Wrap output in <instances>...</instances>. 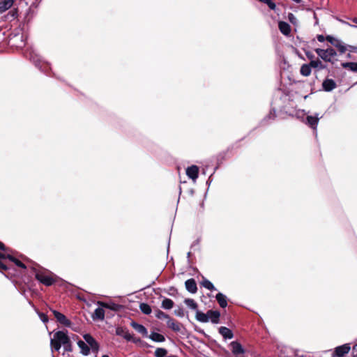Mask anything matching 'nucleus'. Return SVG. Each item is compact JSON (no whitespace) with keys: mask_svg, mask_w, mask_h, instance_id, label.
Masks as SVG:
<instances>
[{"mask_svg":"<svg viewBox=\"0 0 357 357\" xmlns=\"http://www.w3.org/2000/svg\"><path fill=\"white\" fill-rule=\"evenodd\" d=\"M36 279L43 284L49 287L52 285L56 281V276L52 273H45L40 269H33Z\"/></svg>","mask_w":357,"mask_h":357,"instance_id":"nucleus-1","label":"nucleus"},{"mask_svg":"<svg viewBox=\"0 0 357 357\" xmlns=\"http://www.w3.org/2000/svg\"><path fill=\"white\" fill-rule=\"evenodd\" d=\"M218 332L225 340H230L234 337L232 331L226 326H220L218 328Z\"/></svg>","mask_w":357,"mask_h":357,"instance_id":"nucleus-12","label":"nucleus"},{"mask_svg":"<svg viewBox=\"0 0 357 357\" xmlns=\"http://www.w3.org/2000/svg\"><path fill=\"white\" fill-rule=\"evenodd\" d=\"M341 65L344 68L349 69L351 71L353 72H357V63L345 62L342 63Z\"/></svg>","mask_w":357,"mask_h":357,"instance_id":"nucleus-27","label":"nucleus"},{"mask_svg":"<svg viewBox=\"0 0 357 357\" xmlns=\"http://www.w3.org/2000/svg\"><path fill=\"white\" fill-rule=\"evenodd\" d=\"M98 305L102 307L111 310L114 312H119L123 309V305L113 302L105 303L102 301H98Z\"/></svg>","mask_w":357,"mask_h":357,"instance_id":"nucleus-8","label":"nucleus"},{"mask_svg":"<svg viewBox=\"0 0 357 357\" xmlns=\"http://www.w3.org/2000/svg\"><path fill=\"white\" fill-rule=\"evenodd\" d=\"M216 301H218L219 305L222 308H225L227 306V297L222 293H218L215 296Z\"/></svg>","mask_w":357,"mask_h":357,"instance_id":"nucleus-21","label":"nucleus"},{"mask_svg":"<svg viewBox=\"0 0 357 357\" xmlns=\"http://www.w3.org/2000/svg\"><path fill=\"white\" fill-rule=\"evenodd\" d=\"M167 325L169 328H171L172 331H174L175 332H179L181 331L180 324L178 322L176 321L174 319H173L170 317L167 319Z\"/></svg>","mask_w":357,"mask_h":357,"instance_id":"nucleus-18","label":"nucleus"},{"mask_svg":"<svg viewBox=\"0 0 357 357\" xmlns=\"http://www.w3.org/2000/svg\"><path fill=\"white\" fill-rule=\"evenodd\" d=\"M186 289L191 294H195L197 291V284L194 279H188L185 282Z\"/></svg>","mask_w":357,"mask_h":357,"instance_id":"nucleus-14","label":"nucleus"},{"mask_svg":"<svg viewBox=\"0 0 357 357\" xmlns=\"http://www.w3.org/2000/svg\"><path fill=\"white\" fill-rule=\"evenodd\" d=\"M22 269H0V273L3 275L5 277L9 278L12 280L13 282H16V279L15 278L16 276H18L21 274Z\"/></svg>","mask_w":357,"mask_h":357,"instance_id":"nucleus-5","label":"nucleus"},{"mask_svg":"<svg viewBox=\"0 0 357 357\" xmlns=\"http://www.w3.org/2000/svg\"><path fill=\"white\" fill-rule=\"evenodd\" d=\"M174 313L178 317H183L185 316L183 308L181 306H178L177 308L174 310Z\"/></svg>","mask_w":357,"mask_h":357,"instance_id":"nucleus-35","label":"nucleus"},{"mask_svg":"<svg viewBox=\"0 0 357 357\" xmlns=\"http://www.w3.org/2000/svg\"><path fill=\"white\" fill-rule=\"evenodd\" d=\"M307 121L311 127L315 128L318 123L319 118L316 116H308L307 117Z\"/></svg>","mask_w":357,"mask_h":357,"instance_id":"nucleus-29","label":"nucleus"},{"mask_svg":"<svg viewBox=\"0 0 357 357\" xmlns=\"http://www.w3.org/2000/svg\"><path fill=\"white\" fill-rule=\"evenodd\" d=\"M123 337L127 341H131L132 339V335L128 332V330L126 331V332H125V334L124 335H123Z\"/></svg>","mask_w":357,"mask_h":357,"instance_id":"nucleus-40","label":"nucleus"},{"mask_svg":"<svg viewBox=\"0 0 357 357\" xmlns=\"http://www.w3.org/2000/svg\"><path fill=\"white\" fill-rule=\"evenodd\" d=\"M0 268H7L6 265L4 264H0Z\"/></svg>","mask_w":357,"mask_h":357,"instance_id":"nucleus-51","label":"nucleus"},{"mask_svg":"<svg viewBox=\"0 0 357 357\" xmlns=\"http://www.w3.org/2000/svg\"><path fill=\"white\" fill-rule=\"evenodd\" d=\"M50 344H51V347H52V351H53V350L59 351L60 350V349H61V345H62L61 343L58 342L54 338L51 339Z\"/></svg>","mask_w":357,"mask_h":357,"instance_id":"nucleus-34","label":"nucleus"},{"mask_svg":"<svg viewBox=\"0 0 357 357\" xmlns=\"http://www.w3.org/2000/svg\"><path fill=\"white\" fill-rule=\"evenodd\" d=\"M293 1L296 2V3H300L301 1V0H293Z\"/></svg>","mask_w":357,"mask_h":357,"instance_id":"nucleus-53","label":"nucleus"},{"mask_svg":"<svg viewBox=\"0 0 357 357\" xmlns=\"http://www.w3.org/2000/svg\"><path fill=\"white\" fill-rule=\"evenodd\" d=\"M315 52L324 61L331 63H334V58L337 56L336 51L332 47L326 50L317 48Z\"/></svg>","mask_w":357,"mask_h":357,"instance_id":"nucleus-2","label":"nucleus"},{"mask_svg":"<svg viewBox=\"0 0 357 357\" xmlns=\"http://www.w3.org/2000/svg\"><path fill=\"white\" fill-rule=\"evenodd\" d=\"M139 308L144 314H149L151 313V306L147 303H142L139 305Z\"/></svg>","mask_w":357,"mask_h":357,"instance_id":"nucleus-30","label":"nucleus"},{"mask_svg":"<svg viewBox=\"0 0 357 357\" xmlns=\"http://www.w3.org/2000/svg\"><path fill=\"white\" fill-rule=\"evenodd\" d=\"M266 4L271 10H275V4L271 0H268Z\"/></svg>","mask_w":357,"mask_h":357,"instance_id":"nucleus-42","label":"nucleus"},{"mask_svg":"<svg viewBox=\"0 0 357 357\" xmlns=\"http://www.w3.org/2000/svg\"><path fill=\"white\" fill-rule=\"evenodd\" d=\"M279 29L280 31L284 34V35H289L291 31L290 26L288 23L285 22H280L279 24Z\"/></svg>","mask_w":357,"mask_h":357,"instance_id":"nucleus-24","label":"nucleus"},{"mask_svg":"<svg viewBox=\"0 0 357 357\" xmlns=\"http://www.w3.org/2000/svg\"><path fill=\"white\" fill-rule=\"evenodd\" d=\"M195 318L199 322L207 323L208 322V312H206V313H204L197 310Z\"/></svg>","mask_w":357,"mask_h":357,"instance_id":"nucleus-22","label":"nucleus"},{"mask_svg":"<svg viewBox=\"0 0 357 357\" xmlns=\"http://www.w3.org/2000/svg\"><path fill=\"white\" fill-rule=\"evenodd\" d=\"M174 301L168 298H165L161 303V307L165 310H170L174 307Z\"/></svg>","mask_w":357,"mask_h":357,"instance_id":"nucleus-25","label":"nucleus"},{"mask_svg":"<svg viewBox=\"0 0 357 357\" xmlns=\"http://www.w3.org/2000/svg\"><path fill=\"white\" fill-rule=\"evenodd\" d=\"M348 48L349 49L347 50V51H349V52H357V46L348 45Z\"/></svg>","mask_w":357,"mask_h":357,"instance_id":"nucleus-41","label":"nucleus"},{"mask_svg":"<svg viewBox=\"0 0 357 357\" xmlns=\"http://www.w3.org/2000/svg\"><path fill=\"white\" fill-rule=\"evenodd\" d=\"M131 342H134V343H142L143 342L141 340L140 338L137 337V338H133L132 339Z\"/></svg>","mask_w":357,"mask_h":357,"instance_id":"nucleus-45","label":"nucleus"},{"mask_svg":"<svg viewBox=\"0 0 357 357\" xmlns=\"http://www.w3.org/2000/svg\"><path fill=\"white\" fill-rule=\"evenodd\" d=\"M311 68H324V67L322 65V63L319 60H312L310 63Z\"/></svg>","mask_w":357,"mask_h":357,"instance_id":"nucleus-36","label":"nucleus"},{"mask_svg":"<svg viewBox=\"0 0 357 357\" xmlns=\"http://www.w3.org/2000/svg\"><path fill=\"white\" fill-rule=\"evenodd\" d=\"M347 58H348V59H351V55L350 53L347 54Z\"/></svg>","mask_w":357,"mask_h":357,"instance_id":"nucleus-52","label":"nucleus"},{"mask_svg":"<svg viewBox=\"0 0 357 357\" xmlns=\"http://www.w3.org/2000/svg\"><path fill=\"white\" fill-rule=\"evenodd\" d=\"M197 331H198L199 333H201V334H203V335H204V334H205V333H204V331L203 330H201V329H200V330H198Z\"/></svg>","mask_w":357,"mask_h":357,"instance_id":"nucleus-49","label":"nucleus"},{"mask_svg":"<svg viewBox=\"0 0 357 357\" xmlns=\"http://www.w3.org/2000/svg\"><path fill=\"white\" fill-rule=\"evenodd\" d=\"M84 342L89 345L91 351L96 354H98L100 348L98 342L96 339L89 333L83 335Z\"/></svg>","mask_w":357,"mask_h":357,"instance_id":"nucleus-4","label":"nucleus"},{"mask_svg":"<svg viewBox=\"0 0 357 357\" xmlns=\"http://www.w3.org/2000/svg\"><path fill=\"white\" fill-rule=\"evenodd\" d=\"M54 339L65 347L70 345V341L68 336L65 332L62 331H59L55 333Z\"/></svg>","mask_w":357,"mask_h":357,"instance_id":"nucleus-6","label":"nucleus"},{"mask_svg":"<svg viewBox=\"0 0 357 357\" xmlns=\"http://www.w3.org/2000/svg\"><path fill=\"white\" fill-rule=\"evenodd\" d=\"M28 302H29V304L31 306H32L33 307H34V308H35V306H34V305L33 304L32 301H28Z\"/></svg>","mask_w":357,"mask_h":357,"instance_id":"nucleus-48","label":"nucleus"},{"mask_svg":"<svg viewBox=\"0 0 357 357\" xmlns=\"http://www.w3.org/2000/svg\"><path fill=\"white\" fill-rule=\"evenodd\" d=\"M38 314V317H40V320L43 322V323H47L49 319H48V317L43 313V312H37Z\"/></svg>","mask_w":357,"mask_h":357,"instance_id":"nucleus-37","label":"nucleus"},{"mask_svg":"<svg viewBox=\"0 0 357 357\" xmlns=\"http://www.w3.org/2000/svg\"><path fill=\"white\" fill-rule=\"evenodd\" d=\"M126 329L122 328V327H117L116 328V334L117 335H119V336H122L124 335L125 334V332H126Z\"/></svg>","mask_w":357,"mask_h":357,"instance_id":"nucleus-38","label":"nucleus"},{"mask_svg":"<svg viewBox=\"0 0 357 357\" xmlns=\"http://www.w3.org/2000/svg\"><path fill=\"white\" fill-rule=\"evenodd\" d=\"M149 337L152 341L155 342H162L165 340V338L163 335L156 332H151V333L149 335Z\"/></svg>","mask_w":357,"mask_h":357,"instance_id":"nucleus-23","label":"nucleus"},{"mask_svg":"<svg viewBox=\"0 0 357 357\" xmlns=\"http://www.w3.org/2000/svg\"><path fill=\"white\" fill-rule=\"evenodd\" d=\"M102 357H109L108 355H103Z\"/></svg>","mask_w":357,"mask_h":357,"instance_id":"nucleus-55","label":"nucleus"},{"mask_svg":"<svg viewBox=\"0 0 357 357\" xmlns=\"http://www.w3.org/2000/svg\"><path fill=\"white\" fill-rule=\"evenodd\" d=\"M351 349L349 344H344L338 346L335 349L333 357H342L344 355L348 354Z\"/></svg>","mask_w":357,"mask_h":357,"instance_id":"nucleus-7","label":"nucleus"},{"mask_svg":"<svg viewBox=\"0 0 357 357\" xmlns=\"http://www.w3.org/2000/svg\"><path fill=\"white\" fill-rule=\"evenodd\" d=\"M352 21H353L354 23L357 24V17L354 18V19L352 20Z\"/></svg>","mask_w":357,"mask_h":357,"instance_id":"nucleus-50","label":"nucleus"},{"mask_svg":"<svg viewBox=\"0 0 357 357\" xmlns=\"http://www.w3.org/2000/svg\"><path fill=\"white\" fill-rule=\"evenodd\" d=\"M326 40L331 43V45H333L335 47H336L341 54L345 53L349 49L348 45L345 44L341 40L334 38L331 36H327Z\"/></svg>","mask_w":357,"mask_h":357,"instance_id":"nucleus-3","label":"nucleus"},{"mask_svg":"<svg viewBox=\"0 0 357 357\" xmlns=\"http://www.w3.org/2000/svg\"><path fill=\"white\" fill-rule=\"evenodd\" d=\"M185 304L192 310H195L197 311L198 305L197 303L192 298H185L184 300Z\"/></svg>","mask_w":357,"mask_h":357,"instance_id":"nucleus-28","label":"nucleus"},{"mask_svg":"<svg viewBox=\"0 0 357 357\" xmlns=\"http://www.w3.org/2000/svg\"><path fill=\"white\" fill-rule=\"evenodd\" d=\"M353 357H357V344H356L352 349Z\"/></svg>","mask_w":357,"mask_h":357,"instance_id":"nucleus-43","label":"nucleus"},{"mask_svg":"<svg viewBox=\"0 0 357 357\" xmlns=\"http://www.w3.org/2000/svg\"><path fill=\"white\" fill-rule=\"evenodd\" d=\"M77 345L79 348L80 349V353L84 356H88L90 354V347L89 345L82 340H79L77 342Z\"/></svg>","mask_w":357,"mask_h":357,"instance_id":"nucleus-17","label":"nucleus"},{"mask_svg":"<svg viewBox=\"0 0 357 357\" xmlns=\"http://www.w3.org/2000/svg\"><path fill=\"white\" fill-rule=\"evenodd\" d=\"M322 86L326 91H331L336 87V83L332 79H326L323 82Z\"/></svg>","mask_w":357,"mask_h":357,"instance_id":"nucleus-16","label":"nucleus"},{"mask_svg":"<svg viewBox=\"0 0 357 357\" xmlns=\"http://www.w3.org/2000/svg\"><path fill=\"white\" fill-rule=\"evenodd\" d=\"M306 55L310 59H312L314 57V56L312 54L307 53Z\"/></svg>","mask_w":357,"mask_h":357,"instance_id":"nucleus-47","label":"nucleus"},{"mask_svg":"<svg viewBox=\"0 0 357 357\" xmlns=\"http://www.w3.org/2000/svg\"><path fill=\"white\" fill-rule=\"evenodd\" d=\"M202 284L204 288H206L208 290H211V291L215 290V288L214 285L213 284V283L206 279H204L202 281Z\"/></svg>","mask_w":357,"mask_h":357,"instance_id":"nucleus-32","label":"nucleus"},{"mask_svg":"<svg viewBox=\"0 0 357 357\" xmlns=\"http://www.w3.org/2000/svg\"><path fill=\"white\" fill-rule=\"evenodd\" d=\"M155 317L159 319H168L169 317L167 314L158 309L155 311Z\"/></svg>","mask_w":357,"mask_h":357,"instance_id":"nucleus-31","label":"nucleus"},{"mask_svg":"<svg viewBox=\"0 0 357 357\" xmlns=\"http://www.w3.org/2000/svg\"><path fill=\"white\" fill-rule=\"evenodd\" d=\"M52 313L58 322L64 325L65 326H70L71 321L67 319L64 314L54 310H52Z\"/></svg>","mask_w":357,"mask_h":357,"instance_id":"nucleus-9","label":"nucleus"},{"mask_svg":"<svg viewBox=\"0 0 357 357\" xmlns=\"http://www.w3.org/2000/svg\"><path fill=\"white\" fill-rule=\"evenodd\" d=\"M208 312V321L212 324H217L220 322V312L218 310H209Z\"/></svg>","mask_w":357,"mask_h":357,"instance_id":"nucleus-10","label":"nucleus"},{"mask_svg":"<svg viewBox=\"0 0 357 357\" xmlns=\"http://www.w3.org/2000/svg\"><path fill=\"white\" fill-rule=\"evenodd\" d=\"M104 307H98L95 310L93 314H92V318L93 320H100L102 321L105 319V311L103 310Z\"/></svg>","mask_w":357,"mask_h":357,"instance_id":"nucleus-20","label":"nucleus"},{"mask_svg":"<svg viewBox=\"0 0 357 357\" xmlns=\"http://www.w3.org/2000/svg\"><path fill=\"white\" fill-rule=\"evenodd\" d=\"M167 354V351L164 348H158L154 353L155 357H165Z\"/></svg>","mask_w":357,"mask_h":357,"instance_id":"nucleus-33","label":"nucleus"},{"mask_svg":"<svg viewBox=\"0 0 357 357\" xmlns=\"http://www.w3.org/2000/svg\"><path fill=\"white\" fill-rule=\"evenodd\" d=\"M13 0L0 1V13H3L10 8L13 5Z\"/></svg>","mask_w":357,"mask_h":357,"instance_id":"nucleus-19","label":"nucleus"},{"mask_svg":"<svg viewBox=\"0 0 357 357\" xmlns=\"http://www.w3.org/2000/svg\"><path fill=\"white\" fill-rule=\"evenodd\" d=\"M0 249L2 250H6V248L4 246V245L0 242Z\"/></svg>","mask_w":357,"mask_h":357,"instance_id":"nucleus-46","label":"nucleus"},{"mask_svg":"<svg viewBox=\"0 0 357 357\" xmlns=\"http://www.w3.org/2000/svg\"><path fill=\"white\" fill-rule=\"evenodd\" d=\"M130 326L136 331H137L139 333L142 334L143 336L148 337V331H147L146 328L144 326H143V325H142L140 324H138V323H137L135 321H131Z\"/></svg>","mask_w":357,"mask_h":357,"instance_id":"nucleus-11","label":"nucleus"},{"mask_svg":"<svg viewBox=\"0 0 357 357\" xmlns=\"http://www.w3.org/2000/svg\"><path fill=\"white\" fill-rule=\"evenodd\" d=\"M288 19L294 24H295L297 22L296 17L292 13H289L288 15Z\"/></svg>","mask_w":357,"mask_h":357,"instance_id":"nucleus-39","label":"nucleus"},{"mask_svg":"<svg viewBox=\"0 0 357 357\" xmlns=\"http://www.w3.org/2000/svg\"><path fill=\"white\" fill-rule=\"evenodd\" d=\"M351 26L354 27V28H356L357 29V26H355V25H351Z\"/></svg>","mask_w":357,"mask_h":357,"instance_id":"nucleus-54","label":"nucleus"},{"mask_svg":"<svg viewBox=\"0 0 357 357\" xmlns=\"http://www.w3.org/2000/svg\"><path fill=\"white\" fill-rule=\"evenodd\" d=\"M301 74L305 77H307L311 74L310 64H303L301 68Z\"/></svg>","mask_w":357,"mask_h":357,"instance_id":"nucleus-26","label":"nucleus"},{"mask_svg":"<svg viewBox=\"0 0 357 357\" xmlns=\"http://www.w3.org/2000/svg\"><path fill=\"white\" fill-rule=\"evenodd\" d=\"M198 173H199V168L196 165H192L191 167H189L186 169V174L187 176L192 179L193 181H195L198 177Z\"/></svg>","mask_w":357,"mask_h":357,"instance_id":"nucleus-13","label":"nucleus"},{"mask_svg":"<svg viewBox=\"0 0 357 357\" xmlns=\"http://www.w3.org/2000/svg\"><path fill=\"white\" fill-rule=\"evenodd\" d=\"M6 258L8 259L9 260H10L11 261H13L15 264V265L17 266L19 268H26V265H24L22 261L14 258L11 255H10L8 254L6 255V254H3V253L0 252V259H6Z\"/></svg>","mask_w":357,"mask_h":357,"instance_id":"nucleus-15","label":"nucleus"},{"mask_svg":"<svg viewBox=\"0 0 357 357\" xmlns=\"http://www.w3.org/2000/svg\"><path fill=\"white\" fill-rule=\"evenodd\" d=\"M325 39L326 40V37L325 38L323 35H318L317 36V40L319 42H324L325 40Z\"/></svg>","mask_w":357,"mask_h":357,"instance_id":"nucleus-44","label":"nucleus"}]
</instances>
